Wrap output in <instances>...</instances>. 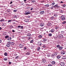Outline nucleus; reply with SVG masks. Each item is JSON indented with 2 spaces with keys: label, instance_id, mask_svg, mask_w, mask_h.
<instances>
[{
  "label": "nucleus",
  "instance_id": "1",
  "mask_svg": "<svg viewBox=\"0 0 66 66\" xmlns=\"http://www.w3.org/2000/svg\"><path fill=\"white\" fill-rule=\"evenodd\" d=\"M61 19L63 21L65 20V18L64 15H62L61 16Z\"/></svg>",
  "mask_w": 66,
  "mask_h": 66
},
{
  "label": "nucleus",
  "instance_id": "2",
  "mask_svg": "<svg viewBox=\"0 0 66 66\" xmlns=\"http://www.w3.org/2000/svg\"><path fill=\"white\" fill-rule=\"evenodd\" d=\"M10 42H9L6 44V46L8 47H10Z\"/></svg>",
  "mask_w": 66,
  "mask_h": 66
},
{
  "label": "nucleus",
  "instance_id": "3",
  "mask_svg": "<svg viewBox=\"0 0 66 66\" xmlns=\"http://www.w3.org/2000/svg\"><path fill=\"white\" fill-rule=\"evenodd\" d=\"M57 54V52L54 53L52 55H52L53 56H55V55H56Z\"/></svg>",
  "mask_w": 66,
  "mask_h": 66
},
{
  "label": "nucleus",
  "instance_id": "4",
  "mask_svg": "<svg viewBox=\"0 0 66 66\" xmlns=\"http://www.w3.org/2000/svg\"><path fill=\"white\" fill-rule=\"evenodd\" d=\"M60 65L61 66H64V65H65V63H64V62H60Z\"/></svg>",
  "mask_w": 66,
  "mask_h": 66
},
{
  "label": "nucleus",
  "instance_id": "5",
  "mask_svg": "<svg viewBox=\"0 0 66 66\" xmlns=\"http://www.w3.org/2000/svg\"><path fill=\"white\" fill-rule=\"evenodd\" d=\"M24 46V45L22 44H20L19 45V47L20 48H21L22 47H23Z\"/></svg>",
  "mask_w": 66,
  "mask_h": 66
},
{
  "label": "nucleus",
  "instance_id": "6",
  "mask_svg": "<svg viewBox=\"0 0 66 66\" xmlns=\"http://www.w3.org/2000/svg\"><path fill=\"white\" fill-rule=\"evenodd\" d=\"M53 7L55 8V9H57L58 7V5L57 4L53 6Z\"/></svg>",
  "mask_w": 66,
  "mask_h": 66
},
{
  "label": "nucleus",
  "instance_id": "7",
  "mask_svg": "<svg viewBox=\"0 0 66 66\" xmlns=\"http://www.w3.org/2000/svg\"><path fill=\"white\" fill-rule=\"evenodd\" d=\"M48 40L47 39L44 38L43 40V42H47Z\"/></svg>",
  "mask_w": 66,
  "mask_h": 66
},
{
  "label": "nucleus",
  "instance_id": "8",
  "mask_svg": "<svg viewBox=\"0 0 66 66\" xmlns=\"http://www.w3.org/2000/svg\"><path fill=\"white\" fill-rule=\"evenodd\" d=\"M54 29H51V30H50L49 31V32H51L52 33H53V32H54Z\"/></svg>",
  "mask_w": 66,
  "mask_h": 66
},
{
  "label": "nucleus",
  "instance_id": "9",
  "mask_svg": "<svg viewBox=\"0 0 66 66\" xmlns=\"http://www.w3.org/2000/svg\"><path fill=\"white\" fill-rule=\"evenodd\" d=\"M42 62L43 63H45V62H46V60L45 59H43L42 60Z\"/></svg>",
  "mask_w": 66,
  "mask_h": 66
},
{
  "label": "nucleus",
  "instance_id": "10",
  "mask_svg": "<svg viewBox=\"0 0 66 66\" xmlns=\"http://www.w3.org/2000/svg\"><path fill=\"white\" fill-rule=\"evenodd\" d=\"M59 37L60 38H63V36L62 35H60L59 36Z\"/></svg>",
  "mask_w": 66,
  "mask_h": 66
},
{
  "label": "nucleus",
  "instance_id": "11",
  "mask_svg": "<svg viewBox=\"0 0 66 66\" xmlns=\"http://www.w3.org/2000/svg\"><path fill=\"white\" fill-rule=\"evenodd\" d=\"M44 12H45V11H41L40 12V14H41V15H42L44 13Z\"/></svg>",
  "mask_w": 66,
  "mask_h": 66
},
{
  "label": "nucleus",
  "instance_id": "12",
  "mask_svg": "<svg viewBox=\"0 0 66 66\" xmlns=\"http://www.w3.org/2000/svg\"><path fill=\"white\" fill-rule=\"evenodd\" d=\"M61 54H65V52L63 51H62L61 52Z\"/></svg>",
  "mask_w": 66,
  "mask_h": 66
},
{
  "label": "nucleus",
  "instance_id": "13",
  "mask_svg": "<svg viewBox=\"0 0 66 66\" xmlns=\"http://www.w3.org/2000/svg\"><path fill=\"white\" fill-rule=\"evenodd\" d=\"M4 21H5V20L4 19H3V18H2L0 20V21H1V22H4Z\"/></svg>",
  "mask_w": 66,
  "mask_h": 66
},
{
  "label": "nucleus",
  "instance_id": "14",
  "mask_svg": "<svg viewBox=\"0 0 66 66\" xmlns=\"http://www.w3.org/2000/svg\"><path fill=\"white\" fill-rule=\"evenodd\" d=\"M38 45L40 46V45H42V43L40 42H39L38 43Z\"/></svg>",
  "mask_w": 66,
  "mask_h": 66
},
{
  "label": "nucleus",
  "instance_id": "15",
  "mask_svg": "<svg viewBox=\"0 0 66 66\" xmlns=\"http://www.w3.org/2000/svg\"><path fill=\"white\" fill-rule=\"evenodd\" d=\"M44 23H42L40 24V26H41V27H43L44 26Z\"/></svg>",
  "mask_w": 66,
  "mask_h": 66
},
{
  "label": "nucleus",
  "instance_id": "16",
  "mask_svg": "<svg viewBox=\"0 0 66 66\" xmlns=\"http://www.w3.org/2000/svg\"><path fill=\"white\" fill-rule=\"evenodd\" d=\"M55 63V62L54 61H52V65H54Z\"/></svg>",
  "mask_w": 66,
  "mask_h": 66
},
{
  "label": "nucleus",
  "instance_id": "17",
  "mask_svg": "<svg viewBox=\"0 0 66 66\" xmlns=\"http://www.w3.org/2000/svg\"><path fill=\"white\" fill-rule=\"evenodd\" d=\"M7 39L8 40H11V37H9Z\"/></svg>",
  "mask_w": 66,
  "mask_h": 66
},
{
  "label": "nucleus",
  "instance_id": "18",
  "mask_svg": "<svg viewBox=\"0 0 66 66\" xmlns=\"http://www.w3.org/2000/svg\"><path fill=\"white\" fill-rule=\"evenodd\" d=\"M34 47H35V46L34 45H32L31 46V49H33Z\"/></svg>",
  "mask_w": 66,
  "mask_h": 66
},
{
  "label": "nucleus",
  "instance_id": "19",
  "mask_svg": "<svg viewBox=\"0 0 66 66\" xmlns=\"http://www.w3.org/2000/svg\"><path fill=\"white\" fill-rule=\"evenodd\" d=\"M63 48V47L62 46H60L59 47V49L60 50H62Z\"/></svg>",
  "mask_w": 66,
  "mask_h": 66
},
{
  "label": "nucleus",
  "instance_id": "20",
  "mask_svg": "<svg viewBox=\"0 0 66 66\" xmlns=\"http://www.w3.org/2000/svg\"><path fill=\"white\" fill-rule=\"evenodd\" d=\"M10 45H13L14 44V43L13 42H12L11 43V42H10Z\"/></svg>",
  "mask_w": 66,
  "mask_h": 66
},
{
  "label": "nucleus",
  "instance_id": "21",
  "mask_svg": "<svg viewBox=\"0 0 66 66\" xmlns=\"http://www.w3.org/2000/svg\"><path fill=\"white\" fill-rule=\"evenodd\" d=\"M25 14L26 15H28L29 14H30V13H31V12H29H29H25Z\"/></svg>",
  "mask_w": 66,
  "mask_h": 66
},
{
  "label": "nucleus",
  "instance_id": "22",
  "mask_svg": "<svg viewBox=\"0 0 66 66\" xmlns=\"http://www.w3.org/2000/svg\"><path fill=\"white\" fill-rule=\"evenodd\" d=\"M38 37L40 38V39L42 38V36L41 35H39L38 36Z\"/></svg>",
  "mask_w": 66,
  "mask_h": 66
},
{
  "label": "nucleus",
  "instance_id": "23",
  "mask_svg": "<svg viewBox=\"0 0 66 66\" xmlns=\"http://www.w3.org/2000/svg\"><path fill=\"white\" fill-rule=\"evenodd\" d=\"M50 18L51 19H53L54 18V16H52Z\"/></svg>",
  "mask_w": 66,
  "mask_h": 66
},
{
  "label": "nucleus",
  "instance_id": "24",
  "mask_svg": "<svg viewBox=\"0 0 66 66\" xmlns=\"http://www.w3.org/2000/svg\"><path fill=\"white\" fill-rule=\"evenodd\" d=\"M9 37V35H7L5 37V38H8Z\"/></svg>",
  "mask_w": 66,
  "mask_h": 66
},
{
  "label": "nucleus",
  "instance_id": "25",
  "mask_svg": "<svg viewBox=\"0 0 66 66\" xmlns=\"http://www.w3.org/2000/svg\"><path fill=\"white\" fill-rule=\"evenodd\" d=\"M60 11V13H63V12H64V11L62 10H61Z\"/></svg>",
  "mask_w": 66,
  "mask_h": 66
},
{
  "label": "nucleus",
  "instance_id": "26",
  "mask_svg": "<svg viewBox=\"0 0 66 66\" xmlns=\"http://www.w3.org/2000/svg\"><path fill=\"white\" fill-rule=\"evenodd\" d=\"M54 16L55 17H57V16H58V14H55L54 15Z\"/></svg>",
  "mask_w": 66,
  "mask_h": 66
},
{
  "label": "nucleus",
  "instance_id": "27",
  "mask_svg": "<svg viewBox=\"0 0 66 66\" xmlns=\"http://www.w3.org/2000/svg\"><path fill=\"white\" fill-rule=\"evenodd\" d=\"M46 7H48L49 6V5L48 4L45 5V6Z\"/></svg>",
  "mask_w": 66,
  "mask_h": 66
},
{
  "label": "nucleus",
  "instance_id": "28",
  "mask_svg": "<svg viewBox=\"0 0 66 66\" xmlns=\"http://www.w3.org/2000/svg\"><path fill=\"white\" fill-rule=\"evenodd\" d=\"M40 49V48L39 47H37V50H39Z\"/></svg>",
  "mask_w": 66,
  "mask_h": 66
},
{
  "label": "nucleus",
  "instance_id": "29",
  "mask_svg": "<svg viewBox=\"0 0 66 66\" xmlns=\"http://www.w3.org/2000/svg\"><path fill=\"white\" fill-rule=\"evenodd\" d=\"M30 35H31L30 33H29L27 35V36H30Z\"/></svg>",
  "mask_w": 66,
  "mask_h": 66
},
{
  "label": "nucleus",
  "instance_id": "30",
  "mask_svg": "<svg viewBox=\"0 0 66 66\" xmlns=\"http://www.w3.org/2000/svg\"><path fill=\"white\" fill-rule=\"evenodd\" d=\"M4 55L5 56H7V53L5 52L4 53Z\"/></svg>",
  "mask_w": 66,
  "mask_h": 66
},
{
  "label": "nucleus",
  "instance_id": "31",
  "mask_svg": "<svg viewBox=\"0 0 66 66\" xmlns=\"http://www.w3.org/2000/svg\"><path fill=\"white\" fill-rule=\"evenodd\" d=\"M61 57V56H58L57 57V59H60Z\"/></svg>",
  "mask_w": 66,
  "mask_h": 66
},
{
  "label": "nucleus",
  "instance_id": "32",
  "mask_svg": "<svg viewBox=\"0 0 66 66\" xmlns=\"http://www.w3.org/2000/svg\"><path fill=\"white\" fill-rule=\"evenodd\" d=\"M7 59L6 58H5L4 59V61H7Z\"/></svg>",
  "mask_w": 66,
  "mask_h": 66
},
{
  "label": "nucleus",
  "instance_id": "33",
  "mask_svg": "<svg viewBox=\"0 0 66 66\" xmlns=\"http://www.w3.org/2000/svg\"><path fill=\"white\" fill-rule=\"evenodd\" d=\"M54 4H55V3L53 2L51 4V5H54Z\"/></svg>",
  "mask_w": 66,
  "mask_h": 66
},
{
  "label": "nucleus",
  "instance_id": "34",
  "mask_svg": "<svg viewBox=\"0 0 66 66\" xmlns=\"http://www.w3.org/2000/svg\"><path fill=\"white\" fill-rule=\"evenodd\" d=\"M22 39H26V37H22Z\"/></svg>",
  "mask_w": 66,
  "mask_h": 66
},
{
  "label": "nucleus",
  "instance_id": "35",
  "mask_svg": "<svg viewBox=\"0 0 66 66\" xmlns=\"http://www.w3.org/2000/svg\"><path fill=\"white\" fill-rule=\"evenodd\" d=\"M12 20H8L7 21L8 22H11V21Z\"/></svg>",
  "mask_w": 66,
  "mask_h": 66
},
{
  "label": "nucleus",
  "instance_id": "36",
  "mask_svg": "<svg viewBox=\"0 0 66 66\" xmlns=\"http://www.w3.org/2000/svg\"><path fill=\"white\" fill-rule=\"evenodd\" d=\"M61 34H64V32L63 31H61Z\"/></svg>",
  "mask_w": 66,
  "mask_h": 66
},
{
  "label": "nucleus",
  "instance_id": "37",
  "mask_svg": "<svg viewBox=\"0 0 66 66\" xmlns=\"http://www.w3.org/2000/svg\"><path fill=\"white\" fill-rule=\"evenodd\" d=\"M66 23V21H63L62 23V24H65Z\"/></svg>",
  "mask_w": 66,
  "mask_h": 66
},
{
  "label": "nucleus",
  "instance_id": "38",
  "mask_svg": "<svg viewBox=\"0 0 66 66\" xmlns=\"http://www.w3.org/2000/svg\"><path fill=\"white\" fill-rule=\"evenodd\" d=\"M52 34H48V36H52Z\"/></svg>",
  "mask_w": 66,
  "mask_h": 66
},
{
  "label": "nucleus",
  "instance_id": "39",
  "mask_svg": "<svg viewBox=\"0 0 66 66\" xmlns=\"http://www.w3.org/2000/svg\"><path fill=\"white\" fill-rule=\"evenodd\" d=\"M48 66H52V64L51 63H50L48 65Z\"/></svg>",
  "mask_w": 66,
  "mask_h": 66
},
{
  "label": "nucleus",
  "instance_id": "40",
  "mask_svg": "<svg viewBox=\"0 0 66 66\" xmlns=\"http://www.w3.org/2000/svg\"><path fill=\"white\" fill-rule=\"evenodd\" d=\"M33 40H32L30 42V43H33Z\"/></svg>",
  "mask_w": 66,
  "mask_h": 66
},
{
  "label": "nucleus",
  "instance_id": "41",
  "mask_svg": "<svg viewBox=\"0 0 66 66\" xmlns=\"http://www.w3.org/2000/svg\"><path fill=\"white\" fill-rule=\"evenodd\" d=\"M60 46L59 45H58L56 46V47L57 48H59L60 47Z\"/></svg>",
  "mask_w": 66,
  "mask_h": 66
},
{
  "label": "nucleus",
  "instance_id": "42",
  "mask_svg": "<svg viewBox=\"0 0 66 66\" xmlns=\"http://www.w3.org/2000/svg\"><path fill=\"white\" fill-rule=\"evenodd\" d=\"M17 11V10H13V12H16V11Z\"/></svg>",
  "mask_w": 66,
  "mask_h": 66
},
{
  "label": "nucleus",
  "instance_id": "43",
  "mask_svg": "<svg viewBox=\"0 0 66 66\" xmlns=\"http://www.w3.org/2000/svg\"><path fill=\"white\" fill-rule=\"evenodd\" d=\"M31 2H35L34 0H32Z\"/></svg>",
  "mask_w": 66,
  "mask_h": 66
},
{
  "label": "nucleus",
  "instance_id": "44",
  "mask_svg": "<svg viewBox=\"0 0 66 66\" xmlns=\"http://www.w3.org/2000/svg\"><path fill=\"white\" fill-rule=\"evenodd\" d=\"M21 5H23L24 4V3H23L22 2H21Z\"/></svg>",
  "mask_w": 66,
  "mask_h": 66
},
{
  "label": "nucleus",
  "instance_id": "45",
  "mask_svg": "<svg viewBox=\"0 0 66 66\" xmlns=\"http://www.w3.org/2000/svg\"><path fill=\"white\" fill-rule=\"evenodd\" d=\"M30 38H31V37H29L27 38V39L28 40H30Z\"/></svg>",
  "mask_w": 66,
  "mask_h": 66
},
{
  "label": "nucleus",
  "instance_id": "46",
  "mask_svg": "<svg viewBox=\"0 0 66 66\" xmlns=\"http://www.w3.org/2000/svg\"><path fill=\"white\" fill-rule=\"evenodd\" d=\"M20 28L21 29H23V26H21Z\"/></svg>",
  "mask_w": 66,
  "mask_h": 66
},
{
  "label": "nucleus",
  "instance_id": "47",
  "mask_svg": "<svg viewBox=\"0 0 66 66\" xmlns=\"http://www.w3.org/2000/svg\"><path fill=\"white\" fill-rule=\"evenodd\" d=\"M27 55H29L30 54L29 53V52H27L26 53Z\"/></svg>",
  "mask_w": 66,
  "mask_h": 66
},
{
  "label": "nucleus",
  "instance_id": "48",
  "mask_svg": "<svg viewBox=\"0 0 66 66\" xmlns=\"http://www.w3.org/2000/svg\"><path fill=\"white\" fill-rule=\"evenodd\" d=\"M24 50H26L27 49V47H24Z\"/></svg>",
  "mask_w": 66,
  "mask_h": 66
},
{
  "label": "nucleus",
  "instance_id": "49",
  "mask_svg": "<svg viewBox=\"0 0 66 66\" xmlns=\"http://www.w3.org/2000/svg\"><path fill=\"white\" fill-rule=\"evenodd\" d=\"M7 12H8V13H10V11L9 10H7Z\"/></svg>",
  "mask_w": 66,
  "mask_h": 66
},
{
  "label": "nucleus",
  "instance_id": "50",
  "mask_svg": "<svg viewBox=\"0 0 66 66\" xmlns=\"http://www.w3.org/2000/svg\"><path fill=\"white\" fill-rule=\"evenodd\" d=\"M48 23L49 24V26H51V23L50 22V23Z\"/></svg>",
  "mask_w": 66,
  "mask_h": 66
},
{
  "label": "nucleus",
  "instance_id": "51",
  "mask_svg": "<svg viewBox=\"0 0 66 66\" xmlns=\"http://www.w3.org/2000/svg\"><path fill=\"white\" fill-rule=\"evenodd\" d=\"M21 27V26H18V28H20Z\"/></svg>",
  "mask_w": 66,
  "mask_h": 66
},
{
  "label": "nucleus",
  "instance_id": "52",
  "mask_svg": "<svg viewBox=\"0 0 66 66\" xmlns=\"http://www.w3.org/2000/svg\"><path fill=\"white\" fill-rule=\"evenodd\" d=\"M18 56H17L15 57V59H17L18 58Z\"/></svg>",
  "mask_w": 66,
  "mask_h": 66
},
{
  "label": "nucleus",
  "instance_id": "53",
  "mask_svg": "<svg viewBox=\"0 0 66 66\" xmlns=\"http://www.w3.org/2000/svg\"><path fill=\"white\" fill-rule=\"evenodd\" d=\"M11 63H12V62H9V64H11Z\"/></svg>",
  "mask_w": 66,
  "mask_h": 66
},
{
  "label": "nucleus",
  "instance_id": "54",
  "mask_svg": "<svg viewBox=\"0 0 66 66\" xmlns=\"http://www.w3.org/2000/svg\"><path fill=\"white\" fill-rule=\"evenodd\" d=\"M63 7H65L66 6V5H63Z\"/></svg>",
  "mask_w": 66,
  "mask_h": 66
},
{
  "label": "nucleus",
  "instance_id": "55",
  "mask_svg": "<svg viewBox=\"0 0 66 66\" xmlns=\"http://www.w3.org/2000/svg\"><path fill=\"white\" fill-rule=\"evenodd\" d=\"M58 28H59V27H55V29H58Z\"/></svg>",
  "mask_w": 66,
  "mask_h": 66
},
{
  "label": "nucleus",
  "instance_id": "56",
  "mask_svg": "<svg viewBox=\"0 0 66 66\" xmlns=\"http://www.w3.org/2000/svg\"><path fill=\"white\" fill-rule=\"evenodd\" d=\"M2 25V26H4V23H3Z\"/></svg>",
  "mask_w": 66,
  "mask_h": 66
},
{
  "label": "nucleus",
  "instance_id": "57",
  "mask_svg": "<svg viewBox=\"0 0 66 66\" xmlns=\"http://www.w3.org/2000/svg\"><path fill=\"white\" fill-rule=\"evenodd\" d=\"M12 32H15V30H12Z\"/></svg>",
  "mask_w": 66,
  "mask_h": 66
},
{
  "label": "nucleus",
  "instance_id": "58",
  "mask_svg": "<svg viewBox=\"0 0 66 66\" xmlns=\"http://www.w3.org/2000/svg\"><path fill=\"white\" fill-rule=\"evenodd\" d=\"M13 3V2H10V4H12V3Z\"/></svg>",
  "mask_w": 66,
  "mask_h": 66
},
{
  "label": "nucleus",
  "instance_id": "59",
  "mask_svg": "<svg viewBox=\"0 0 66 66\" xmlns=\"http://www.w3.org/2000/svg\"><path fill=\"white\" fill-rule=\"evenodd\" d=\"M2 42V40H1L0 39V43H1Z\"/></svg>",
  "mask_w": 66,
  "mask_h": 66
},
{
  "label": "nucleus",
  "instance_id": "60",
  "mask_svg": "<svg viewBox=\"0 0 66 66\" xmlns=\"http://www.w3.org/2000/svg\"><path fill=\"white\" fill-rule=\"evenodd\" d=\"M60 3H63V2H62V1H61V2H60Z\"/></svg>",
  "mask_w": 66,
  "mask_h": 66
},
{
  "label": "nucleus",
  "instance_id": "61",
  "mask_svg": "<svg viewBox=\"0 0 66 66\" xmlns=\"http://www.w3.org/2000/svg\"><path fill=\"white\" fill-rule=\"evenodd\" d=\"M33 8H31V9L30 10V11H32V10H33Z\"/></svg>",
  "mask_w": 66,
  "mask_h": 66
},
{
  "label": "nucleus",
  "instance_id": "62",
  "mask_svg": "<svg viewBox=\"0 0 66 66\" xmlns=\"http://www.w3.org/2000/svg\"><path fill=\"white\" fill-rule=\"evenodd\" d=\"M50 8L51 9H53V7H50Z\"/></svg>",
  "mask_w": 66,
  "mask_h": 66
},
{
  "label": "nucleus",
  "instance_id": "63",
  "mask_svg": "<svg viewBox=\"0 0 66 66\" xmlns=\"http://www.w3.org/2000/svg\"><path fill=\"white\" fill-rule=\"evenodd\" d=\"M9 33V34H10V33H11V32L10 31H9L8 32Z\"/></svg>",
  "mask_w": 66,
  "mask_h": 66
},
{
  "label": "nucleus",
  "instance_id": "64",
  "mask_svg": "<svg viewBox=\"0 0 66 66\" xmlns=\"http://www.w3.org/2000/svg\"><path fill=\"white\" fill-rule=\"evenodd\" d=\"M1 29H2V28L0 27V30H1Z\"/></svg>",
  "mask_w": 66,
  "mask_h": 66
}]
</instances>
